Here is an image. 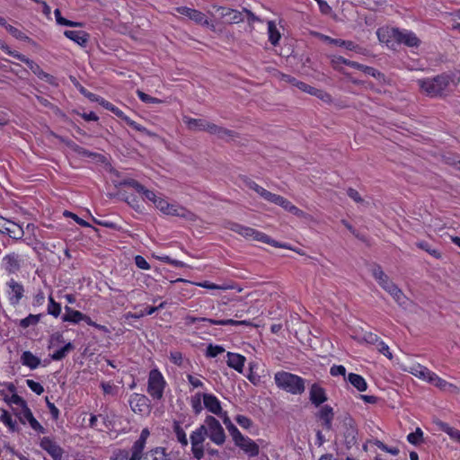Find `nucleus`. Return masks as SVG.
I'll return each mask as SVG.
<instances>
[{
	"mask_svg": "<svg viewBox=\"0 0 460 460\" xmlns=\"http://www.w3.org/2000/svg\"><path fill=\"white\" fill-rule=\"evenodd\" d=\"M137 94L139 97V99L146 103H161V102H163L162 100L152 97L140 90L137 91Z\"/></svg>",
	"mask_w": 460,
	"mask_h": 460,
	"instance_id": "e2e57ef3",
	"label": "nucleus"
},
{
	"mask_svg": "<svg viewBox=\"0 0 460 460\" xmlns=\"http://www.w3.org/2000/svg\"><path fill=\"white\" fill-rule=\"evenodd\" d=\"M416 246L423 251H425L426 252H428L429 255H431L432 257L436 258V259H440L441 258V252L432 247L428 242L426 241H420V242H417L416 243Z\"/></svg>",
	"mask_w": 460,
	"mask_h": 460,
	"instance_id": "a19ab883",
	"label": "nucleus"
},
{
	"mask_svg": "<svg viewBox=\"0 0 460 460\" xmlns=\"http://www.w3.org/2000/svg\"><path fill=\"white\" fill-rule=\"evenodd\" d=\"M204 406L210 412L220 416L222 414V407L219 400L211 394H202Z\"/></svg>",
	"mask_w": 460,
	"mask_h": 460,
	"instance_id": "6ab92c4d",
	"label": "nucleus"
},
{
	"mask_svg": "<svg viewBox=\"0 0 460 460\" xmlns=\"http://www.w3.org/2000/svg\"><path fill=\"white\" fill-rule=\"evenodd\" d=\"M347 380L359 392H364L367 388L366 380L358 374L349 373Z\"/></svg>",
	"mask_w": 460,
	"mask_h": 460,
	"instance_id": "72a5a7b5",
	"label": "nucleus"
},
{
	"mask_svg": "<svg viewBox=\"0 0 460 460\" xmlns=\"http://www.w3.org/2000/svg\"><path fill=\"white\" fill-rule=\"evenodd\" d=\"M64 35L82 47H84L89 40V34L84 31L66 30Z\"/></svg>",
	"mask_w": 460,
	"mask_h": 460,
	"instance_id": "a878e982",
	"label": "nucleus"
},
{
	"mask_svg": "<svg viewBox=\"0 0 460 460\" xmlns=\"http://www.w3.org/2000/svg\"><path fill=\"white\" fill-rule=\"evenodd\" d=\"M4 401L8 404H15L19 406L21 410H23L26 406H28L26 401L16 394H13L11 397H5Z\"/></svg>",
	"mask_w": 460,
	"mask_h": 460,
	"instance_id": "8fccbe9b",
	"label": "nucleus"
},
{
	"mask_svg": "<svg viewBox=\"0 0 460 460\" xmlns=\"http://www.w3.org/2000/svg\"><path fill=\"white\" fill-rule=\"evenodd\" d=\"M165 214L170 216L180 217L185 218L188 221L194 222L197 220V216L194 213L190 212V210L186 209L183 207H180L175 204H170Z\"/></svg>",
	"mask_w": 460,
	"mask_h": 460,
	"instance_id": "f3484780",
	"label": "nucleus"
},
{
	"mask_svg": "<svg viewBox=\"0 0 460 460\" xmlns=\"http://www.w3.org/2000/svg\"><path fill=\"white\" fill-rule=\"evenodd\" d=\"M209 133L217 136L220 139L233 138L236 137V133L234 131L219 127L214 123L209 126Z\"/></svg>",
	"mask_w": 460,
	"mask_h": 460,
	"instance_id": "c756f323",
	"label": "nucleus"
},
{
	"mask_svg": "<svg viewBox=\"0 0 460 460\" xmlns=\"http://www.w3.org/2000/svg\"><path fill=\"white\" fill-rule=\"evenodd\" d=\"M207 434V427L205 425L199 426L190 434V443H204Z\"/></svg>",
	"mask_w": 460,
	"mask_h": 460,
	"instance_id": "c9c22d12",
	"label": "nucleus"
},
{
	"mask_svg": "<svg viewBox=\"0 0 460 460\" xmlns=\"http://www.w3.org/2000/svg\"><path fill=\"white\" fill-rule=\"evenodd\" d=\"M345 425L347 426L344 432L345 444L348 448L351 447L357 443V429L354 427V421L350 417H346L344 420Z\"/></svg>",
	"mask_w": 460,
	"mask_h": 460,
	"instance_id": "4be33fe9",
	"label": "nucleus"
},
{
	"mask_svg": "<svg viewBox=\"0 0 460 460\" xmlns=\"http://www.w3.org/2000/svg\"><path fill=\"white\" fill-rule=\"evenodd\" d=\"M199 322H208L210 324L214 325H231V326H253L252 323L249 320H234V319H212L206 317H195L191 315H188L186 317L187 324H194Z\"/></svg>",
	"mask_w": 460,
	"mask_h": 460,
	"instance_id": "0eeeda50",
	"label": "nucleus"
},
{
	"mask_svg": "<svg viewBox=\"0 0 460 460\" xmlns=\"http://www.w3.org/2000/svg\"><path fill=\"white\" fill-rule=\"evenodd\" d=\"M234 420L242 428L246 429H250L252 425V420L244 415H237Z\"/></svg>",
	"mask_w": 460,
	"mask_h": 460,
	"instance_id": "69168bd1",
	"label": "nucleus"
},
{
	"mask_svg": "<svg viewBox=\"0 0 460 460\" xmlns=\"http://www.w3.org/2000/svg\"><path fill=\"white\" fill-rule=\"evenodd\" d=\"M48 313L55 317H58L61 313L60 304L55 302L52 296L49 298Z\"/></svg>",
	"mask_w": 460,
	"mask_h": 460,
	"instance_id": "6e6d98bb",
	"label": "nucleus"
},
{
	"mask_svg": "<svg viewBox=\"0 0 460 460\" xmlns=\"http://www.w3.org/2000/svg\"><path fill=\"white\" fill-rule=\"evenodd\" d=\"M142 460H171L164 447H155L151 449L150 451L145 453V456Z\"/></svg>",
	"mask_w": 460,
	"mask_h": 460,
	"instance_id": "7c9ffc66",
	"label": "nucleus"
},
{
	"mask_svg": "<svg viewBox=\"0 0 460 460\" xmlns=\"http://www.w3.org/2000/svg\"><path fill=\"white\" fill-rule=\"evenodd\" d=\"M40 446L43 450L48 452L53 460H61L64 450L49 437H43L40 439Z\"/></svg>",
	"mask_w": 460,
	"mask_h": 460,
	"instance_id": "f8f14e48",
	"label": "nucleus"
},
{
	"mask_svg": "<svg viewBox=\"0 0 460 460\" xmlns=\"http://www.w3.org/2000/svg\"><path fill=\"white\" fill-rule=\"evenodd\" d=\"M3 265L4 270L9 273H14L20 270V256L17 253L12 252L6 254L3 258Z\"/></svg>",
	"mask_w": 460,
	"mask_h": 460,
	"instance_id": "5701e85b",
	"label": "nucleus"
},
{
	"mask_svg": "<svg viewBox=\"0 0 460 460\" xmlns=\"http://www.w3.org/2000/svg\"><path fill=\"white\" fill-rule=\"evenodd\" d=\"M6 31L17 40H24L29 43L33 42L31 38L25 35V33H23L22 31H20L13 25L6 26Z\"/></svg>",
	"mask_w": 460,
	"mask_h": 460,
	"instance_id": "49530a36",
	"label": "nucleus"
},
{
	"mask_svg": "<svg viewBox=\"0 0 460 460\" xmlns=\"http://www.w3.org/2000/svg\"><path fill=\"white\" fill-rule=\"evenodd\" d=\"M453 78L450 75L443 73L432 78H423L417 80V84L426 95L429 97H438L446 94Z\"/></svg>",
	"mask_w": 460,
	"mask_h": 460,
	"instance_id": "f257e3e1",
	"label": "nucleus"
},
{
	"mask_svg": "<svg viewBox=\"0 0 460 460\" xmlns=\"http://www.w3.org/2000/svg\"><path fill=\"white\" fill-rule=\"evenodd\" d=\"M130 452L128 449H116L111 457V460H129Z\"/></svg>",
	"mask_w": 460,
	"mask_h": 460,
	"instance_id": "bf43d9fd",
	"label": "nucleus"
},
{
	"mask_svg": "<svg viewBox=\"0 0 460 460\" xmlns=\"http://www.w3.org/2000/svg\"><path fill=\"white\" fill-rule=\"evenodd\" d=\"M184 122L187 124L188 128L191 130H200L207 131L209 133V126L212 123L202 119H193V118H184Z\"/></svg>",
	"mask_w": 460,
	"mask_h": 460,
	"instance_id": "393cba45",
	"label": "nucleus"
},
{
	"mask_svg": "<svg viewBox=\"0 0 460 460\" xmlns=\"http://www.w3.org/2000/svg\"><path fill=\"white\" fill-rule=\"evenodd\" d=\"M261 198H263L265 200H267L269 202L274 203L279 206H280V204L284 199V197L275 194V193H272L267 190H264Z\"/></svg>",
	"mask_w": 460,
	"mask_h": 460,
	"instance_id": "603ef678",
	"label": "nucleus"
},
{
	"mask_svg": "<svg viewBox=\"0 0 460 460\" xmlns=\"http://www.w3.org/2000/svg\"><path fill=\"white\" fill-rule=\"evenodd\" d=\"M148 398L140 394H133L129 400V405L134 412H144L148 408Z\"/></svg>",
	"mask_w": 460,
	"mask_h": 460,
	"instance_id": "aec40b11",
	"label": "nucleus"
},
{
	"mask_svg": "<svg viewBox=\"0 0 460 460\" xmlns=\"http://www.w3.org/2000/svg\"><path fill=\"white\" fill-rule=\"evenodd\" d=\"M166 382L162 373L155 368L149 372L148 383H147V393L155 400H161L164 396V390L165 388Z\"/></svg>",
	"mask_w": 460,
	"mask_h": 460,
	"instance_id": "39448f33",
	"label": "nucleus"
},
{
	"mask_svg": "<svg viewBox=\"0 0 460 460\" xmlns=\"http://www.w3.org/2000/svg\"><path fill=\"white\" fill-rule=\"evenodd\" d=\"M21 362L23 366L35 369L40 365V359L31 351H24L21 356Z\"/></svg>",
	"mask_w": 460,
	"mask_h": 460,
	"instance_id": "473e14b6",
	"label": "nucleus"
},
{
	"mask_svg": "<svg viewBox=\"0 0 460 460\" xmlns=\"http://www.w3.org/2000/svg\"><path fill=\"white\" fill-rule=\"evenodd\" d=\"M98 102L103 108L111 111L113 114H115L117 117L120 118L121 119L124 120V118L127 117L122 111H120L118 107L113 105L111 102L104 100L103 98L100 97Z\"/></svg>",
	"mask_w": 460,
	"mask_h": 460,
	"instance_id": "79ce46f5",
	"label": "nucleus"
},
{
	"mask_svg": "<svg viewBox=\"0 0 460 460\" xmlns=\"http://www.w3.org/2000/svg\"><path fill=\"white\" fill-rule=\"evenodd\" d=\"M371 273L374 279L379 284V286L385 291H387L390 288V287H392L394 284L390 279V278L385 273L382 267L377 263L372 264Z\"/></svg>",
	"mask_w": 460,
	"mask_h": 460,
	"instance_id": "4468645a",
	"label": "nucleus"
},
{
	"mask_svg": "<svg viewBox=\"0 0 460 460\" xmlns=\"http://www.w3.org/2000/svg\"><path fill=\"white\" fill-rule=\"evenodd\" d=\"M279 78L281 81L288 83L291 85L297 87L299 90L305 93H308L312 95L320 96L323 93L321 90L312 87L304 82L298 81L296 77L290 75L280 73Z\"/></svg>",
	"mask_w": 460,
	"mask_h": 460,
	"instance_id": "9b49d317",
	"label": "nucleus"
},
{
	"mask_svg": "<svg viewBox=\"0 0 460 460\" xmlns=\"http://www.w3.org/2000/svg\"><path fill=\"white\" fill-rule=\"evenodd\" d=\"M276 385L291 394H302L305 390V381L299 376L287 372L279 371L274 376Z\"/></svg>",
	"mask_w": 460,
	"mask_h": 460,
	"instance_id": "f03ea898",
	"label": "nucleus"
},
{
	"mask_svg": "<svg viewBox=\"0 0 460 460\" xmlns=\"http://www.w3.org/2000/svg\"><path fill=\"white\" fill-rule=\"evenodd\" d=\"M191 452L195 459H202L204 457L203 443H191Z\"/></svg>",
	"mask_w": 460,
	"mask_h": 460,
	"instance_id": "13d9d810",
	"label": "nucleus"
},
{
	"mask_svg": "<svg viewBox=\"0 0 460 460\" xmlns=\"http://www.w3.org/2000/svg\"><path fill=\"white\" fill-rule=\"evenodd\" d=\"M7 286L11 289L12 296L10 297V301L13 305H17L22 297L23 296L24 288L23 286L18 282H16L14 279H10V281L7 282Z\"/></svg>",
	"mask_w": 460,
	"mask_h": 460,
	"instance_id": "b1692460",
	"label": "nucleus"
},
{
	"mask_svg": "<svg viewBox=\"0 0 460 460\" xmlns=\"http://www.w3.org/2000/svg\"><path fill=\"white\" fill-rule=\"evenodd\" d=\"M322 39L330 44L337 45L340 47H344L349 50L358 51L361 49L358 45L355 44L353 41H350V40H343L341 39H332V38H331L329 36H325V35H323Z\"/></svg>",
	"mask_w": 460,
	"mask_h": 460,
	"instance_id": "c85d7f7f",
	"label": "nucleus"
},
{
	"mask_svg": "<svg viewBox=\"0 0 460 460\" xmlns=\"http://www.w3.org/2000/svg\"><path fill=\"white\" fill-rule=\"evenodd\" d=\"M120 185L132 188L138 193L144 190V186L134 179L124 180L123 181H121Z\"/></svg>",
	"mask_w": 460,
	"mask_h": 460,
	"instance_id": "680f3d73",
	"label": "nucleus"
},
{
	"mask_svg": "<svg viewBox=\"0 0 460 460\" xmlns=\"http://www.w3.org/2000/svg\"><path fill=\"white\" fill-rule=\"evenodd\" d=\"M54 14L56 17L57 23L59 25L70 26V27H81L82 26L81 22H72V21H69V20L66 19L65 17H63L61 15V12L59 9H56L54 11Z\"/></svg>",
	"mask_w": 460,
	"mask_h": 460,
	"instance_id": "c03bdc74",
	"label": "nucleus"
},
{
	"mask_svg": "<svg viewBox=\"0 0 460 460\" xmlns=\"http://www.w3.org/2000/svg\"><path fill=\"white\" fill-rule=\"evenodd\" d=\"M173 431L175 433L176 438L178 442L183 447H187L189 442L187 439V436L183 429L181 427V425L178 422H174L173 425Z\"/></svg>",
	"mask_w": 460,
	"mask_h": 460,
	"instance_id": "37998d69",
	"label": "nucleus"
},
{
	"mask_svg": "<svg viewBox=\"0 0 460 460\" xmlns=\"http://www.w3.org/2000/svg\"><path fill=\"white\" fill-rule=\"evenodd\" d=\"M386 292L392 296V297L399 305L402 306L406 305L408 300L406 296L403 294L402 289H400L395 284L390 287V288Z\"/></svg>",
	"mask_w": 460,
	"mask_h": 460,
	"instance_id": "f704fd0d",
	"label": "nucleus"
},
{
	"mask_svg": "<svg viewBox=\"0 0 460 460\" xmlns=\"http://www.w3.org/2000/svg\"><path fill=\"white\" fill-rule=\"evenodd\" d=\"M217 12L219 13V16L222 19H225V22L233 24V23H240L243 22V13L234 9L218 6L216 7Z\"/></svg>",
	"mask_w": 460,
	"mask_h": 460,
	"instance_id": "ddd939ff",
	"label": "nucleus"
},
{
	"mask_svg": "<svg viewBox=\"0 0 460 460\" xmlns=\"http://www.w3.org/2000/svg\"><path fill=\"white\" fill-rule=\"evenodd\" d=\"M224 351H225V349L222 346L209 344L207 347L206 356L208 358H215L217 355L223 353Z\"/></svg>",
	"mask_w": 460,
	"mask_h": 460,
	"instance_id": "4d7b16f0",
	"label": "nucleus"
},
{
	"mask_svg": "<svg viewBox=\"0 0 460 460\" xmlns=\"http://www.w3.org/2000/svg\"><path fill=\"white\" fill-rule=\"evenodd\" d=\"M208 429L207 436L217 445H222L226 440V434L220 422L213 416H208L205 424Z\"/></svg>",
	"mask_w": 460,
	"mask_h": 460,
	"instance_id": "423d86ee",
	"label": "nucleus"
},
{
	"mask_svg": "<svg viewBox=\"0 0 460 460\" xmlns=\"http://www.w3.org/2000/svg\"><path fill=\"white\" fill-rule=\"evenodd\" d=\"M423 432L420 428H417L414 432L410 433L407 436L409 443L417 446L422 441Z\"/></svg>",
	"mask_w": 460,
	"mask_h": 460,
	"instance_id": "864d4df0",
	"label": "nucleus"
},
{
	"mask_svg": "<svg viewBox=\"0 0 460 460\" xmlns=\"http://www.w3.org/2000/svg\"><path fill=\"white\" fill-rule=\"evenodd\" d=\"M59 139L68 148H70L72 151H74L75 153H76V154H78L80 155H83V156H85V157H95L96 156L95 153L91 152V151H89V150H87V149L78 146L77 144H75L74 141H72L70 139H67V138H65V137H60Z\"/></svg>",
	"mask_w": 460,
	"mask_h": 460,
	"instance_id": "cd10ccee",
	"label": "nucleus"
},
{
	"mask_svg": "<svg viewBox=\"0 0 460 460\" xmlns=\"http://www.w3.org/2000/svg\"><path fill=\"white\" fill-rule=\"evenodd\" d=\"M242 181L245 184V186L256 191L261 197L262 196L265 190L264 188L261 187L255 181H253L252 180L246 176L242 177Z\"/></svg>",
	"mask_w": 460,
	"mask_h": 460,
	"instance_id": "5fc2aeb1",
	"label": "nucleus"
},
{
	"mask_svg": "<svg viewBox=\"0 0 460 460\" xmlns=\"http://www.w3.org/2000/svg\"><path fill=\"white\" fill-rule=\"evenodd\" d=\"M316 417L323 421V426L330 430L332 428V420L334 418L333 408L330 405H323L316 413Z\"/></svg>",
	"mask_w": 460,
	"mask_h": 460,
	"instance_id": "a211bd4d",
	"label": "nucleus"
},
{
	"mask_svg": "<svg viewBox=\"0 0 460 460\" xmlns=\"http://www.w3.org/2000/svg\"><path fill=\"white\" fill-rule=\"evenodd\" d=\"M268 33L270 42L274 46L278 45L280 40V33L273 21L268 22Z\"/></svg>",
	"mask_w": 460,
	"mask_h": 460,
	"instance_id": "ea45409f",
	"label": "nucleus"
},
{
	"mask_svg": "<svg viewBox=\"0 0 460 460\" xmlns=\"http://www.w3.org/2000/svg\"><path fill=\"white\" fill-rule=\"evenodd\" d=\"M73 349H75L74 344L68 342L64 347L60 348L59 349L56 350L53 354H51L50 358L55 361L61 360L65 358L66 355Z\"/></svg>",
	"mask_w": 460,
	"mask_h": 460,
	"instance_id": "4c0bfd02",
	"label": "nucleus"
},
{
	"mask_svg": "<svg viewBox=\"0 0 460 460\" xmlns=\"http://www.w3.org/2000/svg\"><path fill=\"white\" fill-rule=\"evenodd\" d=\"M224 227L233 232H235L247 239L252 238L256 241L271 244L274 247L288 248L287 244L280 243L275 240H272L270 236H268L262 232H260L254 228L245 226L235 222L226 221L224 223Z\"/></svg>",
	"mask_w": 460,
	"mask_h": 460,
	"instance_id": "7ed1b4c3",
	"label": "nucleus"
},
{
	"mask_svg": "<svg viewBox=\"0 0 460 460\" xmlns=\"http://www.w3.org/2000/svg\"><path fill=\"white\" fill-rule=\"evenodd\" d=\"M150 435L148 429H142L139 438L134 442L131 447V456L129 460H142L145 456L144 449L146 447V440Z\"/></svg>",
	"mask_w": 460,
	"mask_h": 460,
	"instance_id": "1a4fd4ad",
	"label": "nucleus"
},
{
	"mask_svg": "<svg viewBox=\"0 0 460 460\" xmlns=\"http://www.w3.org/2000/svg\"><path fill=\"white\" fill-rule=\"evenodd\" d=\"M124 121L129 127L133 128L134 129L143 132V133H146L147 135H151V133L145 127H143L140 124H137L136 121L130 119L128 116L124 118Z\"/></svg>",
	"mask_w": 460,
	"mask_h": 460,
	"instance_id": "338daca9",
	"label": "nucleus"
},
{
	"mask_svg": "<svg viewBox=\"0 0 460 460\" xmlns=\"http://www.w3.org/2000/svg\"><path fill=\"white\" fill-rule=\"evenodd\" d=\"M26 384L29 388L38 395H40L44 392L43 386L34 380L27 379Z\"/></svg>",
	"mask_w": 460,
	"mask_h": 460,
	"instance_id": "0e129e2a",
	"label": "nucleus"
},
{
	"mask_svg": "<svg viewBox=\"0 0 460 460\" xmlns=\"http://www.w3.org/2000/svg\"><path fill=\"white\" fill-rule=\"evenodd\" d=\"M378 39L381 41H389V39L395 40L398 43H403L408 47H418L420 40L412 31H401L398 28H391L385 31L381 30L377 31Z\"/></svg>",
	"mask_w": 460,
	"mask_h": 460,
	"instance_id": "20e7f679",
	"label": "nucleus"
},
{
	"mask_svg": "<svg viewBox=\"0 0 460 460\" xmlns=\"http://www.w3.org/2000/svg\"><path fill=\"white\" fill-rule=\"evenodd\" d=\"M40 321L39 314H29L24 319L21 320L20 326L22 328H27L31 325L36 324Z\"/></svg>",
	"mask_w": 460,
	"mask_h": 460,
	"instance_id": "052dcab7",
	"label": "nucleus"
},
{
	"mask_svg": "<svg viewBox=\"0 0 460 460\" xmlns=\"http://www.w3.org/2000/svg\"><path fill=\"white\" fill-rule=\"evenodd\" d=\"M227 366L238 371L239 373L243 372L245 357L233 352L227 353Z\"/></svg>",
	"mask_w": 460,
	"mask_h": 460,
	"instance_id": "bb28decb",
	"label": "nucleus"
},
{
	"mask_svg": "<svg viewBox=\"0 0 460 460\" xmlns=\"http://www.w3.org/2000/svg\"><path fill=\"white\" fill-rule=\"evenodd\" d=\"M227 430H228L229 434L232 436L234 444L237 441L243 439L244 436L239 431V429L234 425L228 428Z\"/></svg>",
	"mask_w": 460,
	"mask_h": 460,
	"instance_id": "774afa93",
	"label": "nucleus"
},
{
	"mask_svg": "<svg viewBox=\"0 0 460 460\" xmlns=\"http://www.w3.org/2000/svg\"><path fill=\"white\" fill-rule=\"evenodd\" d=\"M280 207L299 217H303L305 216V212L303 210L299 209L285 198L283 199Z\"/></svg>",
	"mask_w": 460,
	"mask_h": 460,
	"instance_id": "a18cd8bd",
	"label": "nucleus"
},
{
	"mask_svg": "<svg viewBox=\"0 0 460 460\" xmlns=\"http://www.w3.org/2000/svg\"><path fill=\"white\" fill-rule=\"evenodd\" d=\"M438 425L440 430L446 432L452 439L460 443V430L450 427L447 423L438 421Z\"/></svg>",
	"mask_w": 460,
	"mask_h": 460,
	"instance_id": "e433bc0d",
	"label": "nucleus"
},
{
	"mask_svg": "<svg viewBox=\"0 0 460 460\" xmlns=\"http://www.w3.org/2000/svg\"><path fill=\"white\" fill-rule=\"evenodd\" d=\"M13 411L22 424H25L26 421H28L31 429L35 431L42 434L46 432L44 427L34 418L31 409L28 406H26L23 410L17 411L13 409Z\"/></svg>",
	"mask_w": 460,
	"mask_h": 460,
	"instance_id": "6e6552de",
	"label": "nucleus"
},
{
	"mask_svg": "<svg viewBox=\"0 0 460 460\" xmlns=\"http://www.w3.org/2000/svg\"><path fill=\"white\" fill-rule=\"evenodd\" d=\"M332 63L333 64H340V63H341V64L349 66H350L352 68H355V69H358V70H361L365 74H367L366 68H370V66L359 64V63H358L356 61H351V60L346 59L343 57L336 58L335 59L332 60Z\"/></svg>",
	"mask_w": 460,
	"mask_h": 460,
	"instance_id": "58836bf2",
	"label": "nucleus"
},
{
	"mask_svg": "<svg viewBox=\"0 0 460 460\" xmlns=\"http://www.w3.org/2000/svg\"><path fill=\"white\" fill-rule=\"evenodd\" d=\"M0 233L15 240L22 239L24 234L22 228L18 224L4 217H0Z\"/></svg>",
	"mask_w": 460,
	"mask_h": 460,
	"instance_id": "9d476101",
	"label": "nucleus"
},
{
	"mask_svg": "<svg viewBox=\"0 0 460 460\" xmlns=\"http://www.w3.org/2000/svg\"><path fill=\"white\" fill-rule=\"evenodd\" d=\"M309 399L315 407H318L325 402L328 398L325 390L318 384L314 383L310 387Z\"/></svg>",
	"mask_w": 460,
	"mask_h": 460,
	"instance_id": "dca6fc26",
	"label": "nucleus"
},
{
	"mask_svg": "<svg viewBox=\"0 0 460 460\" xmlns=\"http://www.w3.org/2000/svg\"><path fill=\"white\" fill-rule=\"evenodd\" d=\"M66 314L62 315L63 322H69L73 323H78L84 318V314L80 311L74 310L69 306H65Z\"/></svg>",
	"mask_w": 460,
	"mask_h": 460,
	"instance_id": "2f4dec72",
	"label": "nucleus"
},
{
	"mask_svg": "<svg viewBox=\"0 0 460 460\" xmlns=\"http://www.w3.org/2000/svg\"><path fill=\"white\" fill-rule=\"evenodd\" d=\"M176 10L180 14L189 17L190 20L194 21L198 24H208V21L206 15L200 11L191 9L186 6L178 7Z\"/></svg>",
	"mask_w": 460,
	"mask_h": 460,
	"instance_id": "2eb2a0df",
	"label": "nucleus"
},
{
	"mask_svg": "<svg viewBox=\"0 0 460 460\" xmlns=\"http://www.w3.org/2000/svg\"><path fill=\"white\" fill-rule=\"evenodd\" d=\"M410 373L419 378L426 379V374H429V368L417 364L411 367Z\"/></svg>",
	"mask_w": 460,
	"mask_h": 460,
	"instance_id": "09e8293b",
	"label": "nucleus"
},
{
	"mask_svg": "<svg viewBox=\"0 0 460 460\" xmlns=\"http://www.w3.org/2000/svg\"><path fill=\"white\" fill-rule=\"evenodd\" d=\"M234 445L240 447L249 456H257L260 453L259 446L248 437H243V439L237 441Z\"/></svg>",
	"mask_w": 460,
	"mask_h": 460,
	"instance_id": "412c9836",
	"label": "nucleus"
},
{
	"mask_svg": "<svg viewBox=\"0 0 460 460\" xmlns=\"http://www.w3.org/2000/svg\"><path fill=\"white\" fill-rule=\"evenodd\" d=\"M261 198H263L265 200H267L269 202L274 203L279 206H280V204L284 199V197L275 194V193H272L267 190H264Z\"/></svg>",
	"mask_w": 460,
	"mask_h": 460,
	"instance_id": "3c124183",
	"label": "nucleus"
},
{
	"mask_svg": "<svg viewBox=\"0 0 460 460\" xmlns=\"http://www.w3.org/2000/svg\"><path fill=\"white\" fill-rule=\"evenodd\" d=\"M0 420L9 428L10 430H16V422L13 420L9 412L5 410H2V415L0 416Z\"/></svg>",
	"mask_w": 460,
	"mask_h": 460,
	"instance_id": "de8ad7c7",
	"label": "nucleus"
}]
</instances>
